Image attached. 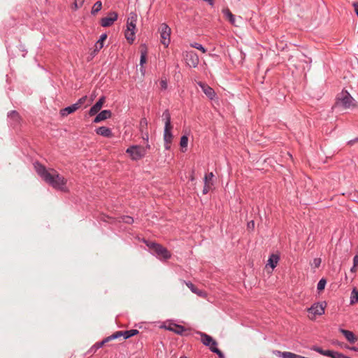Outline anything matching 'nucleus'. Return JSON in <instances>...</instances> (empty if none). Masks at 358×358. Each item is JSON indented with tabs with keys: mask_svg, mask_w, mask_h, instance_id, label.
Listing matches in <instances>:
<instances>
[{
	"mask_svg": "<svg viewBox=\"0 0 358 358\" xmlns=\"http://www.w3.org/2000/svg\"><path fill=\"white\" fill-rule=\"evenodd\" d=\"M34 166L38 175L53 188L62 192L67 191L66 180L55 170L51 169V172H50L39 162H35Z\"/></svg>",
	"mask_w": 358,
	"mask_h": 358,
	"instance_id": "nucleus-1",
	"label": "nucleus"
},
{
	"mask_svg": "<svg viewBox=\"0 0 358 358\" xmlns=\"http://www.w3.org/2000/svg\"><path fill=\"white\" fill-rule=\"evenodd\" d=\"M355 99L348 91H341L336 96L334 108L348 109L355 106Z\"/></svg>",
	"mask_w": 358,
	"mask_h": 358,
	"instance_id": "nucleus-2",
	"label": "nucleus"
},
{
	"mask_svg": "<svg viewBox=\"0 0 358 358\" xmlns=\"http://www.w3.org/2000/svg\"><path fill=\"white\" fill-rule=\"evenodd\" d=\"M137 15L135 13H130L127 21V31L125 37L129 43H132L135 39L136 23Z\"/></svg>",
	"mask_w": 358,
	"mask_h": 358,
	"instance_id": "nucleus-3",
	"label": "nucleus"
},
{
	"mask_svg": "<svg viewBox=\"0 0 358 358\" xmlns=\"http://www.w3.org/2000/svg\"><path fill=\"white\" fill-rule=\"evenodd\" d=\"M126 152L130 155L133 160L137 161L146 155V150L139 145H131L127 149Z\"/></svg>",
	"mask_w": 358,
	"mask_h": 358,
	"instance_id": "nucleus-4",
	"label": "nucleus"
},
{
	"mask_svg": "<svg viewBox=\"0 0 358 358\" xmlns=\"http://www.w3.org/2000/svg\"><path fill=\"white\" fill-rule=\"evenodd\" d=\"M171 28L166 23H162L159 27V33L161 38V43L165 46L168 47L170 43Z\"/></svg>",
	"mask_w": 358,
	"mask_h": 358,
	"instance_id": "nucleus-5",
	"label": "nucleus"
},
{
	"mask_svg": "<svg viewBox=\"0 0 358 358\" xmlns=\"http://www.w3.org/2000/svg\"><path fill=\"white\" fill-rule=\"evenodd\" d=\"M196 334L201 336V343L205 346L208 347L210 350V348H213L214 346L217 345V341L215 339H213V337L210 336V335L201 331H196Z\"/></svg>",
	"mask_w": 358,
	"mask_h": 358,
	"instance_id": "nucleus-6",
	"label": "nucleus"
},
{
	"mask_svg": "<svg viewBox=\"0 0 358 358\" xmlns=\"http://www.w3.org/2000/svg\"><path fill=\"white\" fill-rule=\"evenodd\" d=\"M8 124L13 128L19 126L21 122V117L16 110H11L7 115Z\"/></svg>",
	"mask_w": 358,
	"mask_h": 358,
	"instance_id": "nucleus-7",
	"label": "nucleus"
},
{
	"mask_svg": "<svg viewBox=\"0 0 358 358\" xmlns=\"http://www.w3.org/2000/svg\"><path fill=\"white\" fill-rule=\"evenodd\" d=\"M152 254L155 255L160 259H168L171 257V253L162 245L157 244L155 245Z\"/></svg>",
	"mask_w": 358,
	"mask_h": 358,
	"instance_id": "nucleus-8",
	"label": "nucleus"
},
{
	"mask_svg": "<svg viewBox=\"0 0 358 358\" xmlns=\"http://www.w3.org/2000/svg\"><path fill=\"white\" fill-rule=\"evenodd\" d=\"M185 61L189 67L196 68L199 62V56L194 51H189L186 55Z\"/></svg>",
	"mask_w": 358,
	"mask_h": 358,
	"instance_id": "nucleus-9",
	"label": "nucleus"
},
{
	"mask_svg": "<svg viewBox=\"0 0 358 358\" xmlns=\"http://www.w3.org/2000/svg\"><path fill=\"white\" fill-rule=\"evenodd\" d=\"M117 13L110 12L107 17L101 18V25L103 27H110L117 20Z\"/></svg>",
	"mask_w": 358,
	"mask_h": 358,
	"instance_id": "nucleus-10",
	"label": "nucleus"
},
{
	"mask_svg": "<svg viewBox=\"0 0 358 358\" xmlns=\"http://www.w3.org/2000/svg\"><path fill=\"white\" fill-rule=\"evenodd\" d=\"M326 306V303H315L311 307L308 309L309 313L313 315H322L324 314V308Z\"/></svg>",
	"mask_w": 358,
	"mask_h": 358,
	"instance_id": "nucleus-11",
	"label": "nucleus"
},
{
	"mask_svg": "<svg viewBox=\"0 0 358 358\" xmlns=\"http://www.w3.org/2000/svg\"><path fill=\"white\" fill-rule=\"evenodd\" d=\"M104 101H105V98L103 96L99 98L98 101L94 105H93L91 107V108L90 109L89 115L90 116H93V115H95L96 114H97L99 113V111L101 110V108H102Z\"/></svg>",
	"mask_w": 358,
	"mask_h": 358,
	"instance_id": "nucleus-12",
	"label": "nucleus"
},
{
	"mask_svg": "<svg viewBox=\"0 0 358 358\" xmlns=\"http://www.w3.org/2000/svg\"><path fill=\"white\" fill-rule=\"evenodd\" d=\"M111 111L110 110H103L101 111L100 113H97L96 116L94 119V123H99L101 121H103L105 120H107L111 116Z\"/></svg>",
	"mask_w": 358,
	"mask_h": 358,
	"instance_id": "nucleus-13",
	"label": "nucleus"
},
{
	"mask_svg": "<svg viewBox=\"0 0 358 358\" xmlns=\"http://www.w3.org/2000/svg\"><path fill=\"white\" fill-rule=\"evenodd\" d=\"M96 133L103 137L110 138L113 136V133L110 129L106 127H99L96 129Z\"/></svg>",
	"mask_w": 358,
	"mask_h": 358,
	"instance_id": "nucleus-14",
	"label": "nucleus"
},
{
	"mask_svg": "<svg viewBox=\"0 0 358 358\" xmlns=\"http://www.w3.org/2000/svg\"><path fill=\"white\" fill-rule=\"evenodd\" d=\"M78 103H73L71 106H69L60 110V114L62 116H67L68 115L74 113L78 108Z\"/></svg>",
	"mask_w": 358,
	"mask_h": 358,
	"instance_id": "nucleus-15",
	"label": "nucleus"
},
{
	"mask_svg": "<svg viewBox=\"0 0 358 358\" xmlns=\"http://www.w3.org/2000/svg\"><path fill=\"white\" fill-rule=\"evenodd\" d=\"M339 331L345 337V338L350 343H355L357 338L352 331L344 329H339Z\"/></svg>",
	"mask_w": 358,
	"mask_h": 358,
	"instance_id": "nucleus-16",
	"label": "nucleus"
},
{
	"mask_svg": "<svg viewBox=\"0 0 358 358\" xmlns=\"http://www.w3.org/2000/svg\"><path fill=\"white\" fill-rule=\"evenodd\" d=\"M172 127H164V141L166 144H170L173 139V134L171 132Z\"/></svg>",
	"mask_w": 358,
	"mask_h": 358,
	"instance_id": "nucleus-17",
	"label": "nucleus"
},
{
	"mask_svg": "<svg viewBox=\"0 0 358 358\" xmlns=\"http://www.w3.org/2000/svg\"><path fill=\"white\" fill-rule=\"evenodd\" d=\"M186 285L189 288V289L194 294H196L199 296L204 297L206 296V293L198 289L190 281L185 282Z\"/></svg>",
	"mask_w": 358,
	"mask_h": 358,
	"instance_id": "nucleus-18",
	"label": "nucleus"
},
{
	"mask_svg": "<svg viewBox=\"0 0 358 358\" xmlns=\"http://www.w3.org/2000/svg\"><path fill=\"white\" fill-rule=\"evenodd\" d=\"M162 118L164 121V127H172L171 122V115L168 110L163 112Z\"/></svg>",
	"mask_w": 358,
	"mask_h": 358,
	"instance_id": "nucleus-19",
	"label": "nucleus"
},
{
	"mask_svg": "<svg viewBox=\"0 0 358 358\" xmlns=\"http://www.w3.org/2000/svg\"><path fill=\"white\" fill-rule=\"evenodd\" d=\"M168 329L171 331H173L174 333H176V334H178V335H183V334L185 331V327L183 326L179 325V324H174V327H170L168 328Z\"/></svg>",
	"mask_w": 358,
	"mask_h": 358,
	"instance_id": "nucleus-20",
	"label": "nucleus"
},
{
	"mask_svg": "<svg viewBox=\"0 0 358 358\" xmlns=\"http://www.w3.org/2000/svg\"><path fill=\"white\" fill-rule=\"evenodd\" d=\"M146 58H147V51L146 50H141V58H140V71L141 72L143 73L144 71V67L143 65L146 62Z\"/></svg>",
	"mask_w": 358,
	"mask_h": 358,
	"instance_id": "nucleus-21",
	"label": "nucleus"
},
{
	"mask_svg": "<svg viewBox=\"0 0 358 358\" xmlns=\"http://www.w3.org/2000/svg\"><path fill=\"white\" fill-rule=\"evenodd\" d=\"M222 13L226 18L230 22L231 24H235V17L228 8L222 10Z\"/></svg>",
	"mask_w": 358,
	"mask_h": 358,
	"instance_id": "nucleus-22",
	"label": "nucleus"
},
{
	"mask_svg": "<svg viewBox=\"0 0 358 358\" xmlns=\"http://www.w3.org/2000/svg\"><path fill=\"white\" fill-rule=\"evenodd\" d=\"M279 260V257L276 255H271L268 260V264L272 268H274L276 267L278 262Z\"/></svg>",
	"mask_w": 358,
	"mask_h": 358,
	"instance_id": "nucleus-23",
	"label": "nucleus"
},
{
	"mask_svg": "<svg viewBox=\"0 0 358 358\" xmlns=\"http://www.w3.org/2000/svg\"><path fill=\"white\" fill-rule=\"evenodd\" d=\"M107 34H102L100 36L99 39L96 41L95 44V48L96 50H101L103 47V41L106 39Z\"/></svg>",
	"mask_w": 358,
	"mask_h": 358,
	"instance_id": "nucleus-24",
	"label": "nucleus"
},
{
	"mask_svg": "<svg viewBox=\"0 0 358 358\" xmlns=\"http://www.w3.org/2000/svg\"><path fill=\"white\" fill-rule=\"evenodd\" d=\"M138 332L139 331L137 329H130V330H127V331H122V335H123L124 339H128V338L138 334Z\"/></svg>",
	"mask_w": 358,
	"mask_h": 358,
	"instance_id": "nucleus-25",
	"label": "nucleus"
},
{
	"mask_svg": "<svg viewBox=\"0 0 358 358\" xmlns=\"http://www.w3.org/2000/svg\"><path fill=\"white\" fill-rule=\"evenodd\" d=\"M350 304H355L358 303V290L354 288L350 295Z\"/></svg>",
	"mask_w": 358,
	"mask_h": 358,
	"instance_id": "nucleus-26",
	"label": "nucleus"
},
{
	"mask_svg": "<svg viewBox=\"0 0 358 358\" xmlns=\"http://www.w3.org/2000/svg\"><path fill=\"white\" fill-rule=\"evenodd\" d=\"M203 92L210 100L214 101H217L216 91H203Z\"/></svg>",
	"mask_w": 358,
	"mask_h": 358,
	"instance_id": "nucleus-27",
	"label": "nucleus"
},
{
	"mask_svg": "<svg viewBox=\"0 0 358 358\" xmlns=\"http://www.w3.org/2000/svg\"><path fill=\"white\" fill-rule=\"evenodd\" d=\"M101 8H102V3H101V1H96V2L94 4V6H93V7H92V9L91 13H92V15H95V14H96L99 10H101Z\"/></svg>",
	"mask_w": 358,
	"mask_h": 358,
	"instance_id": "nucleus-28",
	"label": "nucleus"
},
{
	"mask_svg": "<svg viewBox=\"0 0 358 358\" xmlns=\"http://www.w3.org/2000/svg\"><path fill=\"white\" fill-rule=\"evenodd\" d=\"M210 351L213 353H215L216 355H217V356L219 357V358H225V356L224 355V353L220 350L217 346H214L213 348H210Z\"/></svg>",
	"mask_w": 358,
	"mask_h": 358,
	"instance_id": "nucleus-29",
	"label": "nucleus"
},
{
	"mask_svg": "<svg viewBox=\"0 0 358 358\" xmlns=\"http://www.w3.org/2000/svg\"><path fill=\"white\" fill-rule=\"evenodd\" d=\"M190 45L194 48L201 50L203 53H205L206 52V49L199 43H192L190 44Z\"/></svg>",
	"mask_w": 358,
	"mask_h": 358,
	"instance_id": "nucleus-30",
	"label": "nucleus"
},
{
	"mask_svg": "<svg viewBox=\"0 0 358 358\" xmlns=\"http://www.w3.org/2000/svg\"><path fill=\"white\" fill-rule=\"evenodd\" d=\"M326 284H327V281L324 278L320 279L317 285V290L318 291L323 290L325 287Z\"/></svg>",
	"mask_w": 358,
	"mask_h": 358,
	"instance_id": "nucleus-31",
	"label": "nucleus"
},
{
	"mask_svg": "<svg viewBox=\"0 0 358 358\" xmlns=\"http://www.w3.org/2000/svg\"><path fill=\"white\" fill-rule=\"evenodd\" d=\"M188 143V138L187 136L183 135L180 138V145L182 148H187Z\"/></svg>",
	"mask_w": 358,
	"mask_h": 358,
	"instance_id": "nucleus-32",
	"label": "nucleus"
},
{
	"mask_svg": "<svg viewBox=\"0 0 358 358\" xmlns=\"http://www.w3.org/2000/svg\"><path fill=\"white\" fill-rule=\"evenodd\" d=\"M144 243L146 244L148 248L150 250L152 253L154 251V249L156 248L155 245H157V244H158L157 243H155L152 241H145V240L144 241Z\"/></svg>",
	"mask_w": 358,
	"mask_h": 358,
	"instance_id": "nucleus-33",
	"label": "nucleus"
},
{
	"mask_svg": "<svg viewBox=\"0 0 358 358\" xmlns=\"http://www.w3.org/2000/svg\"><path fill=\"white\" fill-rule=\"evenodd\" d=\"M122 222L131 224L134 222V218L131 216L124 215L121 217Z\"/></svg>",
	"mask_w": 358,
	"mask_h": 358,
	"instance_id": "nucleus-34",
	"label": "nucleus"
},
{
	"mask_svg": "<svg viewBox=\"0 0 358 358\" xmlns=\"http://www.w3.org/2000/svg\"><path fill=\"white\" fill-rule=\"evenodd\" d=\"M214 177V175L212 172L209 173L208 174L206 175L204 177V183L209 184L210 181L212 180L213 178Z\"/></svg>",
	"mask_w": 358,
	"mask_h": 358,
	"instance_id": "nucleus-35",
	"label": "nucleus"
},
{
	"mask_svg": "<svg viewBox=\"0 0 358 358\" xmlns=\"http://www.w3.org/2000/svg\"><path fill=\"white\" fill-rule=\"evenodd\" d=\"M321 264V259L320 258H315L313 260V263L311 264L314 268H318Z\"/></svg>",
	"mask_w": 358,
	"mask_h": 358,
	"instance_id": "nucleus-36",
	"label": "nucleus"
},
{
	"mask_svg": "<svg viewBox=\"0 0 358 358\" xmlns=\"http://www.w3.org/2000/svg\"><path fill=\"white\" fill-rule=\"evenodd\" d=\"M335 352H336V351H333V350H324V353L322 355L329 357L331 358H334Z\"/></svg>",
	"mask_w": 358,
	"mask_h": 358,
	"instance_id": "nucleus-37",
	"label": "nucleus"
},
{
	"mask_svg": "<svg viewBox=\"0 0 358 358\" xmlns=\"http://www.w3.org/2000/svg\"><path fill=\"white\" fill-rule=\"evenodd\" d=\"M310 350H313V351H315L318 353H320V355H323L324 353V350H322L321 348L317 346V345H313L310 348Z\"/></svg>",
	"mask_w": 358,
	"mask_h": 358,
	"instance_id": "nucleus-38",
	"label": "nucleus"
},
{
	"mask_svg": "<svg viewBox=\"0 0 358 358\" xmlns=\"http://www.w3.org/2000/svg\"><path fill=\"white\" fill-rule=\"evenodd\" d=\"M121 336H123L122 331H116L115 333L111 335V338H113V340L117 339Z\"/></svg>",
	"mask_w": 358,
	"mask_h": 358,
	"instance_id": "nucleus-39",
	"label": "nucleus"
},
{
	"mask_svg": "<svg viewBox=\"0 0 358 358\" xmlns=\"http://www.w3.org/2000/svg\"><path fill=\"white\" fill-rule=\"evenodd\" d=\"M86 100H87V96H83L80 99H79L78 101L77 102H76L75 103H78V108H80L81 107V106L85 102Z\"/></svg>",
	"mask_w": 358,
	"mask_h": 358,
	"instance_id": "nucleus-40",
	"label": "nucleus"
},
{
	"mask_svg": "<svg viewBox=\"0 0 358 358\" xmlns=\"http://www.w3.org/2000/svg\"><path fill=\"white\" fill-rule=\"evenodd\" d=\"M85 0H74V6L76 8L81 7Z\"/></svg>",
	"mask_w": 358,
	"mask_h": 358,
	"instance_id": "nucleus-41",
	"label": "nucleus"
},
{
	"mask_svg": "<svg viewBox=\"0 0 358 358\" xmlns=\"http://www.w3.org/2000/svg\"><path fill=\"white\" fill-rule=\"evenodd\" d=\"M199 86L201 87L202 90H213L212 87H209L208 85H206L205 83H203L201 82L199 83Z\"/></svg>",
	"mask_w": 358,
	"mask_h": 358,
	"instance_id": "nucleus-42",
	"label": "nucleus"
},
{
	"mask_svg": "<svg viewBox=\"0 0 358 358\" xmlns=\"http://www.w3.org/2000/svg\"><path fill=\"white\" fill-rule=\"evenodd\" d=\"M210 189V185L208 183H205L203 189V194H206Z\"/></svg>",
	"mask_w": 358,
	"mask_h": 358,
	"instance_id": "nucleus-43",
	"label": "nucleus"
},
{
	"mask_svg": "<svg viewBox=\"0 0 358 358\" xmlns=\"http://www.w3.org/2000/svg\"><path fill=\"white\" fill-rule=\"evenodd\" d=\"M161 87L164 90L167 88V82L166 80H161L160 81Z\"/></svg>",
	"mask_w": 358,
	"mask_h": 358,
	"instance_id": "nucleus-44",
	"label": "nucleus"
},
{
	"mask_svg": "<svg viewBox=\"0 0 358 358\" xmlns=\"http://www.w3.org/2000/svg\"><path fill=\"white\" fill-rule=\"evenodd\" d=\"M352 5L355 8V12L357 16H358V2L355 1L352 3Z\"/></svg>",
	"mask_w": 358,
	"mask_h": 358,
	"instance_id": "nucleus-45",
	"label": "nucleus"
},
{
	"mask_svg": "<svg viewBox=\"0 0 358 358\" xmlns=\"http://www.w3.org/2000/svg\"><path fill=\"white\" fill-rule=\"evenodd\" d=\"M353 265H354V267L358 266V255H356L353 258Z\"/></svg>",
	"mask_w": 358,
	"mask_h": 358,
	"instance_id": "nucleus-46",
	"label": "nucleus"
},
{
	"mask_svg": "<svg viewBox=\"0 0 358 358\" xmlns=\"http://www.w3.org/2000/svg\"><path fill=\"white\" fill-rule=\"evenodd\" d=\"M104 344H105V342H104V341L103 340V341H101V342L96 343L95 344V345H94V346H95L96 348H101Z\"/></svg>",
	"mask_w": 358,
	"mask_h": 358,
	"instance_id": "nucleus-47",
	"label": "nucleus"
},
{
	"mask_svg": "<svg viewBox=\"0 0 358 358\" xmlns=\"http://www.w3.org/2000/svg\"><path fill=\"white\" fill-rule=\"evenodd\" d=\"M248 227L249 229H254V227H255V222H254V221L252 220V221L249 222L248 223Z\"/></svg>",
	"mask_w": 358,
	"mask_h": 358,
	"instance_id": "nucleus-48",
	"label": "nucleus"
},
{
	"mask_svg": "<svg viewBox=\"0 0 358 358\" xmlns=\"http://www.w3.org/2000/svg\"><path fill=\"white\" fill-rule=\"evenodd\" d=\"M143 139L148 142L149 135L148 132L143 134Z\"/></svg>",
	"mask_w": 358,
	"mask_h": 358,
	"instance_id": "nucleus-49",
	"label": "nucleus"
},
{
	"mask_svg": "<svg viewBox=\"0 0 358 358\" xmlns=\"http://www.w3.org/2000/svg\"><path fill=\"white\" fill-rule=\"evenodd\" d=\"M147 124H148V122H147V120L145 118L141 119V126H143V125L146 126Z\"/></svg>",
	"mask_w": 358,
	"mask_h": 358,
	"instance_id": "nucleus-50",
	"label": "nucleus"
},
{
	"mask_svg": "<svg viewBox=\"0 0 358 358\" xmlns=\"http://www.w3.org/2000/svg\"><path fill=\"white\" fill-rule=\"evenodd\" d=\"M358 141V138H356L355 139L350 140L348 141L349 145H353L355 142Z\"/></svg>",
	"mask_w": 358,
	"mask_h": 358,
	"instance_id": "nucleus-51",
	"label": "nucleus"
},
{
	"mask_svg": "<svg viewBox=\"0 0 358 358\" xmlns=\"http://www.w3.org/2000/svg\"><path fill=\"white\" fill-rule=\"evenodd\" d=\"M112 340H113V338H111V335L103 339L105 343H106Z\"/></svg>",
	"mask_w": 358,
	"mask_h": 358,
	"instance_id": "nucleus-52",
	"label": "nucleus"
},
{
	"mask_svg": "<svg viewBox=\"0 0 358 358\" xmlns=\"http://www.w3.org/2000/svg\"><path fill=\"white\" fill-rule=\"evenodd\" d=\"M204 1L208 3L209 5L213 6L214 3L213 0H203Z\"/></svg>",
	"mask_w": 358,
	"mask_h": 358,
	"instance_id": "nucleus-53",
	"label": "nucleus"
},
{
	"mask_svg": "<svg viewBox=\"0 0 358 358\" xmlns=\"http://www.w3.org/2000/svg\"><path fill=\"white\" fill-rule=\"evenodd\" d=\"M165 148H166V150H169V149L170 148V145H169V144H166V143H165Z\"/></svg>",
	"mask_w": 358,
	"mask_h": 358,
	"instance_id": "nucleus-54",
	"label": "nucleus"
},
{
	"mask_svg": "<svg viewBox=\"0 0 358 358\" xmlns=\"http://www.w3.org/2000/svg\"><path fill=\"white\" fill-rule=\"evenodd\" d=\"M355 268L356 267H354V266L350 268V271L351 272H355Z\"/></svg>",
	"mask_w": 358,
	"mask_h": 358,
	"instance_id": "nucleus-55",
	"label": "nucleus"
},
{
	"mask_svg": "<svg viewBox=\"0 0 358 358\" xmlns=\"http://www.w3.org/2000/svg\"><path fill=\"white\" fill-rule=\"evenodd\" d=\"M145 148V150L146 149H150V145L148 143H147V145H146Z\"/></svg>",
	"mask_w": 358,
	"mask_h": 358,
	"instance_id": "nucleus-56",
	"label": "nucleus"
},
{
	"mask_svg": "<svg viewBox=\"0 0 358 358\" xmlns=\"http://www.w3.org/2000/svg\"><path fill=\"white\" fill-rule=\"evenodd\" d=\"M351 349H352V350H355V351H356V350H357V348H355V347L352 348Z\"/></svg>",
	"mask_w": 358,
	"mask_h": 358,
	"instance_id": "nucleus-57",
	"label": "nucleus"
},
{
	"mask_svg": "<svg viewBox=\"0 0 358 358\" xmlns=\"http://www.w3.org/2000/svg\"><path fill=\"white\" fill-rule=\"evenodd\" d=\"M180 358H187V357H180Z\"/></svg>",
	"mask_w": 358,
	"mask_h": 358,
	"instance_id": "nucleus-58",
	"label": "nucleus"
}]
</instances>
